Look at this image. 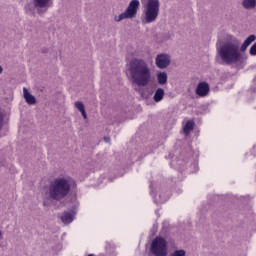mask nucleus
Returning a JSON list of instances; mask_svg holds the SVG:
<instances>
[{
	"instance_id": "cd10ccee",
	"label": "nucleus",
	"mask_w": 256,
	"mask_h": 256,
	"mask_svg": "<svg viewBox=\"0 0 256 256\" xmlns=\"http://www.w3.org/2000/svg\"><path fill=\"white\" fill-rule=\"evenodd\" d=\"M190 155H193V152H190Z\"/></svg>"
},
{
	"instance_id": "f03ea898",
	"label": "nucleus",
	"mask_w": 256,
	"mask_h": 256,
	"mask_svg": "<svg viewBox=\"0 0 256 256\" xmlns=\"http://www.w3.org/2000/svg\"><path fill=\"white\" fill-rule=\"evenodd\" d=\"M218 54L225 65H237L243 63L241 53V42L237 38H231L230 42H225L218 50Z\"/></svg>"
},
{
	"instance_id": "c85d7f7f",
	"label": "nucleus",
	"mask_w": 256,
	"mask_h": 256,
	"mask_svg": "<svg viewBox=\"0 0 256 256\" xmlns=\"http://www.w3.org/2000/svg\"><path fill=\"white\" fill-rule=\"evenodd\" d=\"M106 256H107V254H106Z\"/></svg>"
},
{
	"instance_id": "412c9836",
	"label": "nucleus",
	"mask_w": 256,
	"mask_h": 256,
	"mask_svg": "<svg viewBox=\"0 0 256 256\" xmlns=\"http://www.w3.org/2000/svg\"><path fill=\"white\" fill-rule=\"evenodd\" d=\"M186 255H187V252L183 249L175 250L170 254V256H186Z\"/></svg>"
},
{
	"instance_id": "2eb2a0df",
	"label": "nucleus",
	"mask_w": 256,
	"mask_h": 256,
	"mask_svg": "<svg viewBox=\"0 0 256 256\" xmlns=\"http://www.w3.org/2000/svg\"><path fill=\"white\" fill-rule=\"evenodd\" d=\"M193 129H195V122L193 120L187 121L186 124L183 126L184 135L188 137Z\"/></svg>"
},
{
	"instance_id": "6e6552de",
	"label": "nucleus",
	"mask_w": 256,
	"mask_h": 256,
	"mask_svg": "<svg viewBox=\"0 0 256 256\" xmlns=\"http://www.w3.org/2000/svg\"><path fill=\"white\" fill-rule=\"evenodd\" d=\"M151 195L154 199V203L156 205H161L162 203H166L169 201V193L161 188H155V184H150Z\"/></svg>"
},
{
	"instance_id": "bb28decb",
	"label": "nucleus",
	"mask_w": 256,
	"mask_h": 256,
	"mask_svg": "<svg viewBox=\"0 0 256 256\" xmlns=\"http://www.w3.org/2000/svg\"><path fill=\"white\" fill-rule=\"evenodd\" d=\"M3 73V68L0 66V75Z\"/></svg>"
},
{
	"instance_id": "aec40b11",
	"label": "nucleus",
	"mask_w": 256,
	"mask_h": 256,
	"mask_svg": "<svg viewBox=\"0 0 256 256\" xmlns=\"http://www.w3.org/2000/svg\"><path fill=\"white\" fill-rule=\"evenodd\" d=\"M256 5V1L255 0H244L243 1V7H245V9H253Z\"/></svg>"
},
{
	"instance_id": "393cba45",
	"label": "nucleus",
	"mask_w": 256,
	"mask_h": 256,
	"mask_svg": "<svg viewBox=\"0 0 256 256\" xmlns=\"http://www.w3.org/2000/svg\"><path fill=\"white\" fill-rule=\"evenodd\" d=\"M104 141H105L106 143H110V142H111V138L105 137V138H104Z\"/></svg>"
},
{
	"instance_id": "f3484780",
	"label": "nucleus",
	"mask_w": 256,
	"mask_h": 256,
	"mask_svg": "<svg viewBox=\"0 0 256 256\" xmlns=\"http://www.w3.org/2000/svg\"><path fill=\"white\" fill-rule=\"evenodd\" d=\"M255 40H256L255 34L248 36L246 38V40L244 41V43L242 44L241 50L245 51L247 49V47H249V45H251V43H253Z\"/></svg>"
},
{
	"instance_id": "20e7f679",
	"label": "nucleus",
	"mask_w": 256,
	"mask_h": 256,
	"mask_svg": "<svg viewBox=\"0 0 256 256\" xmlns=\"http://www.w3.org/2000/svg\"><path fill=\"white\" fill-rule=\"evenodd\" d=\"M143 5L142 25L155 23L159 17L161 3L159 0H141Z\"/></svg>"
},
{
	"instance_id": "a878e982",
	"label": "nucleus",
	"mask_w": 256,
	"mask_h": 256,
	"mask_svg": "<svg viewBox=\"0 0 256 256\" xmlns=\"http://www.w3.org/2000/svg\"><path fill=\"white\" fill-rule=\"evenodd\" d=\"M3 239V230L0 228V241Z\"/></svg>"
},
{
	"instance_id": "0eeeda50",
	"label": "nucleus",
	"mask_w": 256,
	"mask_h": 256,
	"mask_svg": "<svg viewBox=\"0 0 256 256\" xmlns=\"http://www.w3.org/2000/svg\"><path fill=\"white\" fill-rule=\"evenodd\" d=\"M141 3L139 0H132L130 1L126 10L118 16L114 17V21L120 23L123 19H133L137 15V11H139Z\"/></svg>"
},
{
	"instance_id": "b1692460",
	"label": "nucleus",
	"mask_w": 256,
	"mask_h": 256,
	"mask_svg": "<svg viewBox=\"0 0 256 256\" xmlns=\"http://www.w3.org/2000/svg\"><path fill=\"white\" fill-rule=\"evenodd\" d=\"M251 155H253V157H256V145L253 146L251 150Z\"/></svg>"
},
{
	"instance_id": "1a4fd4ad",
	"label": "nucleus",
	"mask_w": 256,
	"mask_h": 256,
	"mask_svg": "<svg viewBox=\"0 0 256 256\" xmlns=\"http://www.w3.org/2000/svg\"><path fill=\"white\" fill-rule=\"evenodd\" d=\"M32 5L38 15H45L53 7V0H32Z\"/></svg>"
},
{
	"instance_id": "39448f33",
	"label": "nucleus",
	"mask_w": 256,
	"mask_h": 256,
	"mask_svg": "<svg viewBox=\"0 0 256 256\" xmlns=\"http://www.w3.org/2000/svg\"><path fill=\"white\" fill-rule=\"evenodd\" d=\"M197 159H199V154H195V158H189L188 161L184 154H180L176 160V165L180 171H185L188 166L190 167V173H197L199 171Z\"/></svg>"
},
{
	"instance_id": "f257e3e1",
	"label": "nucleus",
	"mask_w": 256,
	"mask_h": 256,
	"mask_svg": "<svg viewBox=\"0 0 256 256\" xmlns=\"http://www.w3.org/2000/svg\"><path fill=\"white\" fill-rule=\"evenodd\" d=\"M128 72L130 73V81L132 85L137 87H147L151 83L152 74L149 64L143 59H133L128 65Z\"/></svg>"
},
{
	"instance_id": "ddd939ff",
	"label": "nucleus",
	"mask_w": 256,
	"mask_h": 256,
	"mask_svg": "<svg viewBox=\"0 0 256 256\" xmlns=\"http://www.w3.org/2000/svg\"><path fill=\"white\" fill-rule=\"evenodd\" d=\"M24 93V99L28 105H35L37 103V98L33 96V94L29 93V90L27 88H23Z\"/></svg>"
},
{
	"instance_id": "9b49d317",
	"label": "nucleus",
	"mask_w": 256,
	"mask_h": 256,
	"mask_svg": "<svg viewBox=\"0 0 256 256\" xmlns=\"http://www.w3.org/2000/svg\"><path fill=\"white\" fill-rule=\"evenodd\" d=\"M196 95L198 97H207L209 95V84L207 82H200L196 88Z\"/></svg>"
},
{
	"instance_id": "7ed1b4c3",
	"label": "nucleus",
	"mask_w": 256,
	"mask_h": 256,
	"mask_svg": "<svg viewBox=\"0 0 256 256\" xmlns=\"http://www.w3.org/2000/svg\"><path fill=\"white\" fill-rule=\"evenodd\" d=\"M71 177L60 176L54 178L48 187V197L54 201H61L71 191Z\"/></svg>"
},
{
	"instance_id": "5701e85b",
	"label": "nucleus",
	"mask_w": 256,
	"mask_h": 256,
	"mask_svg": "<svg viewBox=\"0 0 256 256\" xmlns=\"http://www.w3.org/2000/svg\"><path fill=\"white\" fill-rule=\"evenodd\" d=\"M248 93H250V95H255L256 88L255 87H251Z\"/></svg>"
},
{
	"instance_id": "a211bd4d",
	"label": "nucleus",
	"mask_w": 256,
	"mask_h": 256,
	"mask_svg": "<svg viewBox=\"0 0 256 256\" xmlns=\"http://www.w3.org/2000/svg\"><path fill=\"white\" fill-rule=\"evenodd\" d=\"M156 77L159 85H165L167 83V72H158Z\"/></svg>"
},
{
	"instance_id": "4be33fe9",
	"label": "nucleus",
	"mask_w": 256,
	"mask_h": 256,
	"mask_svg": "<svg viewBox=\"0 0 256 256\" xmlns=\"http://www.w3.org/2000/svg\"><path fill=\"white\" fill-rule=\"evenodd\" d=\"M5 121V116H3V113L0 112V131L3 129V123Z\"/></svg>"
},
{
	"instance_id": "dca6fc26",
	"label": "nucleus",
	"mask_w": 256,
	"mask_h": 256,
	"mask_svg": "<svg viewBox=\"0 0 256 256\" xmlns=\"http://www.w3.org/2000/svg\"><path fill=\"white\" fill-rule=\"evenodd\" d=\"M105 251L107 256H117V252H115V244L111 242H106Z\"/></svg>"
},
{
	"instance_id": "6ab92c4d",
	"label": "nucleus",
	"mask_w": 256,
	"mask_h": 256,
	"mask_svg": "<svg viewBox=\"0 0 256 256\" xmlns=\"http://www.w3.org/2000/svg\"><path fill=\"white\" fill-rule=\"evenodd\" d=\"M75 107L80 111L84 119H87V113L85 112V105L82 102H75Z\"/></svg>"
},
{
	"instance_id": "4468645a",
	"label": "nucleus",
	"mask_w": 256,
	"mask_h": 256,
	"mask_svg": "<svg viewBox=\"0 0 256 256\" xmlns=\"http://www.w3.org/2000/svg\"><path fill=\"white\" fill-rule=\"evenodd\" d=\"M165 97V90L163 88H158L154 92L153 101L155 103H161V100Z\"/></svg>"
},
{
	"instance_id": "9d476101",
	"label": "nucleus",
	"mask_w": 256,
	"mask_h": 256,
	"mask_svg": "<svg viewBox=\"0 0 256 256\" xmlns=\"http://www.w3.org/2000/svg\"><path fill=\"white\" fill-rule=\"evenodd\" d=\"M155 65L158 69H167L171 65V56L169 54H158L155 59Z\"/></svg>"
},
{
	"instance_id": "f8f14e48",
	"label": "nucleus",
	"mask_w": 256,
	"mask_h": 256,
	"mask_svg": "<svg viewBox=\"0 0 256 256\" xmlns=\"http://www.w3.org/2000/svg\"><path fill=\"white\" fill-rule=\"evenodd\" d=\"M75 215H77V211L71 210L69 212H64L60 219L64 225H69V223H73V221H75Z\"/></svg>"
},
{
	"instance_id": "423d86ee",
	"label": "nucleus",
	"mask_w": 256,
	"mask_h": 256,
	"mask_svg": "<svg viewBox=\"0 0 256 256\" xmlns=\"http://www.w3.org/2000/svg\"><path fill=\"white\" fill-rule=\"evenodd\" d=\"M167 240L157 236L150 245V253L153 256H167Z\"/></svg>"
}]
</instances>
